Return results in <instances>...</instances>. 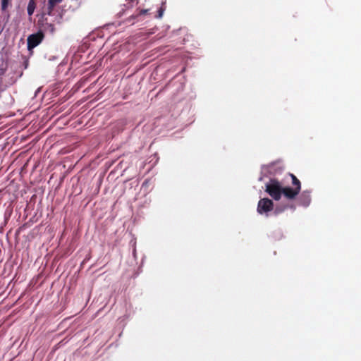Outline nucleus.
Instances as JSON below:
<instances>
[{"mask_svg": "<svg viewBox=\"0 0 361 361\" xmlns=\"http://www.w3.org/2000/svg\"><path fill=\"white\" fill-rule=\"evenodd\" d=\"M128 1H129L130 2H133H133H136V3H137V0H128Z\"/></svg>", "mask_w": 361, "mask_h": 361, "instance_id": "12", "label": "nucleus"}, {"mask_svg": "<svg viewBox=\"0 0 361 361\" xmlns=\"http://www.w3.org/2000/svg\"><path fill=\"white\" fill-rule=\"evenodd\" d=\"M273 209L274 202L269 198H263L258 202L257 212L260 214L267 213L268 212L273 210Z\"/></svg>", "mask_w": 361, "mask_h": 361, "instance_id": "2", "label": "nucleus"}, {"mask_svg": "<svg viewBox=\"0 0 361 361\" xmlns=\"http://www.w3.org/2000/svg\"><path fill=\"white\" fill-rule=\"evenodd\" d=\"M147 12H148V10L143 9L140 11L139 15H143V14L147 13Z\"/></svg>", "mask_w": 361, "mask_h": 361, "instance_id": "11", "label": "nucleus"}, {"mask_svg": "<svg viewBox=\"0 0 361 361\" xmlns=\"http://www.w3.org/2000/svg\"><path fill=\"white\" fill-rule=\"evenodd\" d=\"M62 1V0H48L47 4V8L46 13L49 16L52 15V12L54 9V7L58 4H60Z\"/></svg>", "mask_w": 361, "mask_h": 361, "instance_id": "6", "label": "nucleus"}, {"mask_svg": "<svg viewBox=\"0 0 361 361\" xmlns=\"http://www.w3.org/2000/svg\"><path fill=\"white\" fill-rule=\"evenodd\" d=\"M298 204L303 207H307L311 202V195L310 192L303 191L298 197Z\"/></svg>", "mask_w": 361, "mask_h": 361, "instance_id": "5", "label": "nucleus"}, {"mask_svg": "<svg viewBox=\"0 0 361 361\" xmlns=\"http://www.w3.org/2000/svg\"><path fill=\"white\" fill-rule=\"evenodd\" d=\"M36 8V3L35 0H30L28 2L27 11V14L30 16L33 14L35 9Z\"/></svg>", "mask_w": 361, "mask_h": 361, "instance_id": "8", "label": "nucleus"}, {"mask_svg": "<svg viewBox=\"0 0 361 361\" xmlns=\"http://www.w3.org/2000/svg\"><path fill=\"white\" fill-rule=\"evenodd\" d=\"M289 207L295 209V206L293 204L278 205L275 207L274 213L275 215H279Z\"/></svg>", "mask_w": 361, "mask_h": 361, "instance_id": "7", "label": "nucleus"}, {"mask_svg": "<svg viewBox=\"0 0 361 361\" xmlns=\"http://www.w3.org/2000/svg\"><path fill=\"white\" fill-rule=\"evenodd\" d=\"M44 38V34L42 32L30 35L27 37V49L29 50L32 49L37 45H39Z\"/></svg>", "mask_w": 361, "mask_h": 361, "instance_id": "3", "label": "nucleus"}, {"mask_svg": "<svg viewBox=\"0 0 361 361\" xmlns=\"http://www.w3.org/2000/svg\"><path fill=\"white\" fill-rule=\"evenodd\" d=\"M163 13H164V9L162 8H160L159 11H158V18H161L162 16H163Z\"/></svg>", "mask_w": 361, "mask_h": 361, "instance_id": "10", "label": "nucleus"}, {"mask_svg": "<svg viewBox=\"0 0 361 361\" xmlns=\"http://www.w3.org/2000/svg\"><path fill=\"white\" fill-rule=\"evenodd\" d=\"M11 0H1V7L2 11L6 10Z\"/></svg>", "mask_w": 361, "mask_h": 361, "instance_id": "9", "label": "nucleus"}, {"mask_svg": "<svg viewBox=\"0 0 361 361\" xmlns=\"http://www.w3.org/2000/svg\"><path fill=\"white\" fill-rule=\"evenodd\" d=\"M292 179V185L293 188H290V190L293 191L294 195L292 197V200H294L300 193L301 190V183L300 181L298 179V178L293 173H289Z\"/></svg>", "mask_w": 361, "mask_h": 361, "instance_id": "4", "label": "nucleus"}, {"mask_svg": "<svg viewBox=\"0 0 361 361\" xmlns=\"http://www.w3.org/2000/svg\"><path fill=\"white\" fill-rule=\"evenodd\" d=\"M265 186V192L274 200H280L282 195H283L287 200H292L294 192L290 190V187H283L277 179H270L269 182L267 183Z\"/></svg>", "mask_w": 361, "mask_h": 361, "instance_id": "1", "label": "nucleus"}]
</instances>
